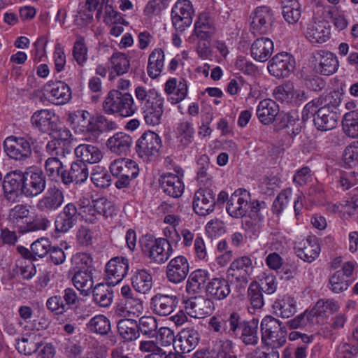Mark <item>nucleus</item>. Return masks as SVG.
I'll return each mask as SVG.
<instances>
[{
    "label": "nucleus",
    "mask_w": 358,
    "mask_h": 358,
    "mask_svg": "<svg viewBox=\"0 0 358 358\" xmlns=\"http://www.w3.org/2000/svg\"><path fill=\"white\" fill-rule=\"evenodd\" d=\"M109 0H86L85 6L78 11L76 21L80 25L90 23L93 18V12L97 10L96 17L103 18V21L109 27V34H112V5Z\"/></svg>",
    "instance_id": "f257e3e1"
},
{
    "label": "nucleus",
    "mask_w": 358,
    "mask_h": 358,
    "mask_svg": "<svg viewBox=\"0 0 358 358\" xmlns=\"http://www.w3.org/2000/svg\"><path fill=\"white\" fill-rule=\"evenodd\" d=\"M143 253L152 262L165 263L172 255L173 250L164 238H156L150 234L143 236L140 239Z\"/></svg>",
    "instance_id": "f03ea898"
},
{
    "label": "nucleus",
    "mask_w": 358,
    "mask_h": 358,
    "mask_svg": "<svg viewBox=\"0 0 358 358\" xmlns=\"http://www.w3.org/2000/svg\"><path fill=\"white\" fill-rule=\"evenodd\" d=\"M262 341L273 348L283 346L287 341V332L282 322L272 316L264 317L261 322Z\"/></svg>",
    "instance_id": "7ed1b4c3"
},
{
    "label": "nucleus",
    "mask_w": 358,
    "mask_h": 358,
    "mask_svg": "<svg viewBox=\"0 0 358 358\" xmlns=\"http://www.w3.org/2000/svg\"><path fill=\"white\" fill-rule=\"evenodd\" d=\"M327 101L329 102L318 108L317 114L313 119L315 126L320 131L331 130L337 124L338 114L336 110L341 103L340 95L336 92H331Z\"/></svg>",
    "instance_id": "20e7f679"
},
{
    "label": "nucleus",
    "mask_w": 358,
    "mask_h": 358,
    "mask_svg": "<svg viewBox=\"0 0 358 358\" xmlns=\"http://www.w3.org/2000/svg\"><path fill=\"white\" fill-rule=\"evenodd\" d=\"M230 331L232 336H238V331H241L240 339L246 345H255L258 343L259 337L258 321L255 320H245L236 312L231 313Z\"/></svg>",
    "instance_id": "39448f33"
},
{
    "label": "nucleus",
    "mask_w": 358,
    "mask_h": 358,
    "mask_svg": "<svg viewBox=\"0 0 358 358\" xmlns=\"http://www.w3.org/2000/svg\"><path fill=\"white\" fill-rule=\"evenodd\" d=\"M253 268L252 259L246 255L238 257L231 263L228 272L237 289L241 291L246 287Z\"/></svg>",
    "instance_id": "423d86ee"
},
{
    "label": "nucleus",
    "mask_w": 358,
    "mask_h": 358,
    "mask_svg": "<svg viewBox=\"0 0 358 358\" xmlns=\"http://www.w3.org/2000/svg\"><path fill=\"white\" fill-rule=\"evenodd\" d=\"M162 146L159 136L154 131H148L136 141V150L141 158L150 161L158 155Z\"/></svg>",
    "instance_id": "0eeeda50"
},
{
    "label": "nucleus",
    "mask_w": 358,
    "mask_h": 358,
    "mask_svg": "<svg viewBox=\"0 0 358 358\" xmlns=\"http://www.w3.org/2000/svg\"><path fill=\"white\" fill-rule=\"evenodd\" d=\"M32 127L42 134H53L61 131L59 128V118L49 109L35 111L31 117Z\"/></svg>",
    "instance_id": "6e6552de"
},
{
    "label": "nucleus",
    "mask_w": 358,
    "mask_h": 358,
    "mask_svg": "<svg viewBox=\"0 0 358 358\" xmlns=\"http://www.w3.org/2000/svg\"><path fill=\"white\" fill-rule=\"evenodd\" d=\"M194 12L189 0H178L171 10V21L175 29L182 32L189 27L192 23Z\"/></svg>",
    "instance_id": "1a4fd4ad"
},
{
    "label": "nucleus",
    "mask_w": 358,
    "mask_h": 358,
    "mask_svg": "<svg viewBox=\"0 0 358 358\" xmlns=\"http://www.w3.org/2000/svg\"><path fill=\"white\" fill-rule=\"evenodd\" d=\"M46 187V176L41 170H29L24 173L21 193L27 198L41 194Z\"/></svg>",
    "instance_id": "9d476101"
},
{
    "label": "nucleus",
    "mask_w": 358,
    "mask_h": 358,
    "mask_svg": "<svg viewBox=\"0 0 358 358\" xmlns=\"http://www.w3.org/2000/svg\"><path fill=\"white\" fill-rule=\"evenodd\" d=\"M250 211L242 220L243 228L253 236H257L260 232L261 224L266 213V203L255 200L250 203Z\"/></svg>",
    "instance_id": "9b49d317"
},
{
    "label": "nucleus",
    "mask_w": 358,
    "mask_h": 358,
    "mask_svg": "<svg viewBox=\"0 0 358 358\" xmlns=\"http://www.w3.org/2000/svg\"><path fill=\"white\" fill-rule=\"evenodd\" d=\"M3 148L6 155L15 160H25L32 153L31 143L24 137L8 136L4 140Z\"/></svg>",
    "instance_id": "f8f14e48"
},
{
    "label": "nucleus",
    "mask_w": 358,
    "mask_h": 358,
    "mask_svg": "<svg viewBox=\"0 0 358 358\" xmlns=\"http://www.w3.org/2000/svg\"><path fill=\"white\" fill-rule=\"evenodd\" d=\"M267 69L269 73L275 78H287L295 69V59L290 54L282 52L269 60Z\"/></svg>",
    "instance_id": "ddd939ff"
},
{
    "label": "nucleus",
    "mask_w": 358,
    "mask_h": 358,
    "mask_svg": "<svg viewBox=\"0 0 358 358\" xmlns=\"http://www.w3.org/2000/svg\"><path fill=\"white\" fill-rule=\"evenodd\" d=\"M64 202V192L58 187H50L45 194L38 201L36 208L44 213L57 211Z\"/></svg>",
    "instance_id": "4468645a"
},
{
    "label": "nucleus",
    "mask_w": 358,
    "mask_h": 358,
    "mask_svg": "<svg viewBox=\"0 0 358 358\" xmlns=\"http://www.w3.org/2000/svg\"><path fill=\"white\" fill-rule=\"evenodd\" d=\"M250 29L254 34H266L273 22L272 10L268 6H259L250 15Z\"/></svg>",
    "instance_id": "2eb2a0df"
},
{
    "label": "nucleus",
    "mask_w": 358,
    "mask_h": 358,
    "mask_svg": "<svg viewBox=\"0 0 358 358\" xmlns=\"http://www.w3.org/2000/svg\"><path fill=\"white\" fill-rule=\"evenodd\" d=\"M313 62L317 73L324 76L334 74L338 69V60L331 52L319 50L313 53Z\"/></svg>",
    "instance_id": "dca6fc26"
},
{
    "label": "nucleus",
    "mask_w": 358,
    "mask_h": 358,
    "mask_svg": "<svg viewBox=\"0 0 358 358\" xmlns=\"http://www.w3.org/2000/svg\"><path fill=\"white\" fill-rule=\"evenodd\" d=\"M215 193L208 187H200L194 193L193 208L194 212L201 216L212 213L215 210Z\"/></svg>",
    "instance_id": "f3484780"
},
{
    "label": "nucleus",
    "mask_w": 358,
    "mask_h": 358,
    "mask_svg": "<svg viewBox=\"0 0 358 358\" xmlns=\"http://www.w3.org/2000/svg\"><path fill=\"white\" fill-rule=\"evenodd\" d=\"M250 193L238 189L233 193L227 203V213L233 218H244L249 208Z\"/></svg>",
    "instance_id": "a211bd4d"
},
{
    "label": "nucleus",
    "mask_w": 358,
    "mask_h": 358,
    "mask_svg": "<svg viewBox=\"0 0 358 358\" xmlns=\"http://www.w3.org/2000/svg\"><path fill=\"white\" fill-rule=\"evenodd\" d=\"M189 272V264L183 255H178L168 263L166 275L168 280L173 284L183 282Z\"/></svg>",
    "instance_id": "6ab92c4d"
},
{
    "label": "nucleus",
    "mask_w": 358,
    "mask_h": 358,
    "mask_svg": "<svg viewBox=\"0 0 358 358\" xmlns=\"http://www.w3.org/2000/svg\"><path fill=\"white\" fill-rule=\"evenodd\" d=\"M178 297L175 294L157 293L150 300V308L159 316H168L176 308Z\"/></svg>",
    "instance_id": "aec40b11"
},
{
    "label": "nucleus",
    "mask_w": 358,
    "mask_h": 358,
    "mask_svg": "<svg viewBox=\"0 0 358 358\" xmlns=\"http://www.w3.org/2000/svg\"><path fill=\"white\" fill-rule=\"evenodd\" d=\"M164 99L160 95L157 98L151 97L142 107L145 122L148 125L156 126L161 123L164 113Z\"/></svg>",
    "instance_id": "412c9836"
},
{
    "label": "nucleus",
    "mask_w": 358,
    "mask_h": 358,
    "mask_svg": "<svg viewBox=\"0 0 358 358\" xmlns=\"http://www.w3.org/2000/svg\"><path fill=\"white\" fill-rule=\"evenodd\" d=\"M185 310L190 317L203 318L213 312V301L203 296L188 299L185 301Z\"/></svg>",
    "instance_id": "4be33fe9"
},
{
    "label": "nucleus",
    "mask_w": 358,
    "mask_h": 358,
    "mask_svg": "<svg viewBox=\"0 0 358 358\" xmlns=\"http://www.w3.org/2000/svg\"><path fill=\"white\" fill-rule=\"evenodd\" d=\"M78 210L73 203H67L56 216L55 220V231L66 233L73 228L78 220Z\"/></svg>",
    "instance_id": "5701e85b"
},
{
    "label": "nucleus",
    "mask_w": 358,
    "mask_h": 358,
    "mask_svg": "<svg viewBox=\"0 0 358 358\" xmlns=\"http://www.w3.org/2000/svg\"><path fill=\"white\" fill-rule=\"evenodd\" d=\"M49 101L55 105H64L71 99L70 87L63 81L49 82L45 86Z\"/></svg>",
    "instance_id": "b1692460"
},
{
    "label": "nucleus",
    "mask_w": 358,
    "mask_h": 358,
    "mask_svg": "<svg viewBox=\"0 0 358 358\" xmlns=\"http://www.w3.org/2000/svg\"><path fill=\"white\" fill-rule=\"evenodd\" d=\"M136 110L132 96L129 93L122 94L113 90V114L116 117H127Z\"/></svg>",
    "instance_id": "393cba45"
},
{
    "label": "nucleus",
    "mask_w": 358,
    "mask_h": 358,
    "mask_svg": "<svg viewBox=\"0 0 358 358\" xmlns=\"http://www.w3.org/2000/svg\"><path fill=\"white\" fill-rule=\"evenodd\" d=\"M183 174L176 175L166 173L159 179L160 186L164 192L173 198H179L183 193L185 185Z\"/></svg>",
    "instance_id": "a878e982"
},
{
    "label": "nucleus",
    "mask_w": 358,
    "mask_h": 358,
    "mask_svg": "<svg viewBox=\"0 0 358 358\" xmlns=\"http://www.w3.org/2000/svg\"><path fill=\"white\" fill-rule=\"evenodd\" d=\"M296 255L308 263L317 258L320 253V246L315 236H309L307 239L299 242L294 247Z\"/></svg>",
    "instance_id": "bb28decb"
},
{
    "label": "nucleus",
    "mask_w": 358,
    "mask_h": 358,
    "mask_svg": "<svg viewBox=\"0 0 358 358\" xmlns=\"http://www.w3.org/2000/svg\"><path fill=\"white\" fill-rule=\"evenodd\" d=\"M89 177V170L87 164L82 161H76L71 164L69 170H66L62 173V182L64 185H69L73 182L82 184Z\"/></svg>",
    "instance_id": "cd10ccee"
},
{
    "label": "nucleus",
    "mask_w": 358,
    "mask_h": 358,
    "mask_svg": "<svg viewBox=\"0 0 358 358\" xmlns=\"http://www.w3.org/2000/svg\"><path fill=\"white\" fill-rule=\"evenodd\" d=\"M230 292L229 282L224 278H214L207 283L206 287V296L210 300L224 299Z\"/></svg>",
    "instance_id": "c85d7f7f"
},
{
    "label": "nucleus",
    "mask_w": 358,
    "mask_h": 358,
    "mask_svg": "<svg viewBox=\"0 0 358 358\" xmlns=\"http://www.w3.org/2000/svg\"><path fill=\"white\" fill-rule=\"evenodd\" d=\"M209 280V272L205 269L192 271L186 282V292L189 294H197L206 291V282Z\"/></svg>",
    "instance_id": "c756f323"
},
{
    "label": "nucleus",
    "mask_w": 358,
    "mask_h": 358,
    "mask_svg": "<svg viewBox=\"0 0 358 358\" xmlns=\"http://www.w3.org/2000/svg\"><path fill=\"white\" fill-rule=\"evenodd\" d=\"M279 111V106L275 101L266 99L259 101L256 112L259 121L263 124L268 125L275 121Z\"/></svg>",
    "instance_id": "7c9ffc66"
},
{
    "label": "nucleus",
    "mask_w": 358,
    "mask_h": 358,
    "mask_svg": "<svg viewBox=\"0 0 358 358\" xmlns=\"http://www.w3.org/2000/svg\"><path fill=\"white\" fill-rule=\"evenodd\" d=\"M273 41L266 37L256 39L252 44L250 53L252 57L259 62L267 61L273 52Z\"/></svg>",
    "instance_id": "2f4dec72"
},
{
    "label": "nucleus",
    "mask_w": 358,
    "mask_h": 358,
    "mask_svg": "<svg viewBox=\"0 0 358 358\" xmlns=\"http://www.w3.org/2000/svg\"><path fill=\"white\" fill-rule=\"evenodd\" d=\"M306 37L311 43H324L330 37V26L324 20L314 21L308 27Z\"/></svg>",
    "instance_id": "473e14b6"
},
{
    "label": "nucleus",
    "mask_w": 358,
    "mask_h": 358,
    "mask_svg": "<svg viewBox=\"0 0 358 358\" xmlns=\"http://www.w3.org/2000/svg\"><path fill=\"white\" fill-rule=\"evenodd\" d=\"M73 282L82 295L88 296L94 285L92 269H85L84 267H80V270L74 274Z\"/></svg>",
    "instance_id": "72a5a7b5"
},
{
    "label": "nucleus",
    "mask_w": 358,
    "mask_h": 358,
    "mask_svg": "<svg viewBox=\"0 0 358 358\" xmlns=\"http://www.w3.org/2000/svg\"><path fill=\"white\" fill-rule=\"evenodd\" d=\"M272 308L275 315L288 318L296 312V301L290 295H284L274 301Z\"/></svg>",
    "instance_id": "f704fd0d"
},
{
    "label": "nucleus",
    "mask_w": 358,
    "mask_h": 358,
    "mask_svg": "<svg viewBox=\"0 0 358 358\" xmlns=\"http://www.w3.org/2000/svg\"><path fill=\"white\" fill-rule=\"evenodd\" d=\"M16 349L25 355L36 353L41 345V336L35 333L28 334L16 341Z\"/></svg>",
    "instance_id": "c9c22d12"
},
{
    "label": "nucleus",
    "mask_w": 358,
    "mask_h": 358,
    "mask_svg": "<svg viewBox=\"0 0 358 358\" xmlns=\"http://www.w3.org/2000/svg\"><path fill=\"white\" fill-rule=\"evenodd\" d=\"M24 173L15 171L7 173L4 177L2 187L8 199H11V195L17 190L21 192L23 185Z\"/></svg>",
    "instance_id": "e433bc0d"
},
{
    "label": "nucleus",
    "mask_w": 358,
    "mask_h": 358,
    "mask_svg": "<svg viewBox=\"0 0 358 358\" xmlns=\"http://www.w3.org/2000/svg\"><path fill=\"white\" fill-rule=\"evenodd\" d=\"M76 157L80 159V161L84 163L95 164L99 162L102 158L101 152L99 149L90 144H80L75 149Z\"/></svg>",
    "instance_id": "4c0bfd02"
},
{
    "label": "nucleus",
    "mask_w": 358,
    "mask_h": 358,
    "mask_svg": "<svg viewBox=\"0 0 358 358\" xmlns=\"http://www.w3.org/2000/svg\"><path fill=\"white\" fill-rule=\"evenodd\" d=\"M164 90L168 94L175 93L176 97L171 98L173 103L180 102L185 99L187 94V82L183 78L178 83L176 78L169 79L165 83Z\"/></svg>",
    "instance_id": "58836bf2"
},
{
    "label": "nucleus",
    "mask_w": 358,
    "mask_h": 358,
    "mask_svg": "<svg viewBox=\"0 0 358 358\" xmlns=\"http://www.w3.org/2000/svg\"><path fill=\"white\" fill-rule=\"evenodd\" d=\"M131 284L136 292L146 294L152 287V277L144 269L138 270L132 276Z\"/></svg>",
    "instance_id": "ea45409f"
},
{
    "label": "nucleus",
    "mask_w": 358,
    "mask_h": 358,
    "mask_svg": "<svg viewBox=\"0 0 358 358\" xmlns=\"http://www.w3.org/2000/svg\"><path fill=\"white\" fill-rule=\"evenodd\" d=\"M164 52L161 48H156L150 54L147 71L150 78H156L160 75L164 68Z\"/></svg>",
    "instance_id": "a19ab883"
},
{
    "label": "nucleus",
    "mask_w": 358,
    "mask_h": 358,
    "mask_svg": "<svg viewBox=\"0 0 358 358\" xmlns=\"http://www.w3.org/2000/svg\"><path fill=\"white\" fill-rule=\"evenodd\" d=\"M138 174V168L134 161L122 157L113 160V176L131 175V178H136Z\"/></svg>",
    "instance_id": "79ce46f5"
},
{
    "label": "nucleus",
    "mask_w": 358,
    "mask_h": 358,
    "mask_svg": "<svg viewBox=\"0 0 358 358\" xmlns=\"http://www.w3.org/2000/svg\"><path fill=\"white\" fill-rule=\"evenodd\" d=\"M93 299L101 307H109L112 303L111 282H106L97 284L93 289Z\"/></svg>",
    "instance_id": "37998d69"
},
{
    "label": "nucleus",
    "mask_w": 358,
    "mask_h": 358,
    "mask_svg": "<svg viewBox=\"0 0 358 358\" xmlns=\"http://www.w3.org/2000/svg\"><path fill=\"white\" fill-rule=\"evenodd\" d=\"M109 171L101 165L95 166L91 174V180L99 188L106 189L111 185L112 163L109 164Z\"/></svg>",
    "instance_id": "c03bdc74"
},
{
    "label": "nucleus",
    "mask_w": 358,
    "mask_h": 358,
    "mask_svg": "<svg viewBox=\"0 0 358 358\" xmlns=\"http://www.w3.org/2000/svg\"><path fill=\"white\" fill-rule=\"evenodd\" d=\"M117 328L120 336L128 343L136 339L138 336V322L131 319H121L117 322Z\"/></svg>",
    "instance_id": "a18cd8bd"
},
{
    "label": "nucleus",
    "mask_w": 358,
    "mask_h": 358,
    "mask_svg": "<svg viewBox=\"0 0 358 358\" xmlns=\"http://www.w3.org/2000/svg\"><path fill=\"white\" fill-rule=\"evenodd\" d=\"M176 134L179 147H187L192 142L194 135L192 122L186 120H181L178 124Z\"/></svg>",
    "instance_id": "49530a36"
},
{
    "label": "nucleus",
    "mask_w": 358,
    "mask_h": 358,
    "mask_svg": "<svg viewBox=\"0 0 358 358\" xmlns=\"http://www.w3.org/2000/svg\"><path fill=\"white\" fill-rule=\"evenodd\" d=\"M301 13V5L297 0H285L282 2V15L289 24L296 23Z\"/></svg>",
    "instance_id": "de8ad7c7"
},
{
    "label": "nucleus",
    "mask_w": 358,
    "mask_h": 358,
    "mask_svg": "<svg viewBox=\"0 0 358 358\" xmlns=\"http://www.w3.org/2000/svg\"><path fill=\"white\" fill-rule=\"evenodd\" d=\"M199 341V333L192 329L185 330L180 336V348L182 353L191 352L198 344Z\"/></svg>",
    "instance_id": "09e8293b"
},
{
    "label": "nucleus",
    "mask_w": 358,
    "mask_h": 358,
    "mask_svg": "<svg viewBox=\"0 0 358 358\" xmlns=\"http://www.w3.org/2000/svg\"><path fill=\"white\" fill-rule=\"evenodd\" d=\"M87 328L91 332L106 335L110 331L111 325L108 317L103 315H97L88 322Z\"/></svg>",
    "instance_id": "8fccbe9b"
},
{
    "label": "nucleus",
    "mask_w": 358,
    "mask_h": 358,
    "mask_svg": "<svg viewBox=\"0 0 358 358\" xmlns=\"http://www.w3.org/2000/svg\"><path fill=\"white\" fill-rule=\"evenodd\" d=\"M343 129L344 133L352 138H358V110L346 113L343 117Z\"/></svg>",
    "instance_id": "3c124183"
},
{
    "label": "nucleus",
    "mask_w": 358,
    "mask_h": 358,
    "mask_svg": "<svg viewBox=\"0 0 358 358\" xmlns=\"http://www.w3.org/2000/svg\"><path fill=\"white\" fill-rule=\"evenodd\" d=\"M231 314L227 315L213 316L210 319L209 325L213 331L223 334H233V331H230V320Z\"/></svg>",
    "instance_id": "603ef678"
},
{
    "label": "nucleus",
    "mask_w": 358,
    "mask_h": 358,
    "mask_svg": "<svg viewBox=\"0 0 358 358\" xmlns=\"http://www.w3.org/2000/svg\"><path fill=\"white\" fill-rule=\"evenodd\" d=\"M57 137L49 141L46 145V150L50 155H59L64 152V149L61 145L62 141L67 140L71 136L69 130L64 129L58 132Z\"/></svg>",
    "instance_id": "864d4df0"
},
{
    "label": "nucleus",
    "mask_w": 358,
    "mask_h": 358,
    "mask_svg": "<svg viewBox=\"0 0 358 358\" xmlns=\"http://www.w3.org/2000/svg\"><path fill=\"white\" fill-rule=\"evenodd\" d=\"M208 160L209 159L206 155H202L197 162L199 166L197 172V180L203 186L211 185L212 176L208 173V169L210 168Z\"/></svg>",
    "instance_id": "5fc2aeb1"
},
{
    "label": "nucleus",
    "mask_w": 358,
    "mask_h": 358,
    "mask_svg": "<svg viewBox=\"0 0 358 358\" xmlns=\"http://www.w3.org/2000/svg\"><path fill=\"white\" fill-rule=\"evenodd\" d=\"M339 308L337 301L333 299H320L311 310L314 313L315 316H322L328 313L333 314L337 312Z\"/></svg>",
    "instance_id": "6e6d98bb"
},
{
    "label": "nucleus",
    "mask_w": 358,
    "mask_h": 358,
    "mask_svg": "<svg viewBox=\"0 0 358 358\" xmlns=\"http://www.w3.org/2000/svg\"><path fill=\"white\" fill-rule=\"evenodd\" d=\"M131 142L129 135L123 132L115 134L113 135V152L117 155L127 153L129 150Z\"/></svg>",
    "instance_id": "4d7b16f0"
},
{
    "label": "nucleus",
    "mask_w": 358,
    "mask_h": 358,
    "mask_svg": "<svg viewBox=\"0 0 358 358\" xmlns=\"http://www.w3.org/2000/svg\"><path fill=\"white\" fill-rule=\"evenodd\" d=\"M129 270L128 259L123 257H113V286L120 282L127 274Z\"/></svg>",
    "instance_id": "13d9d810"
},
{
    "label": "nucleus",
    "mask_w": 358,
    "mask_h": 358,
    "mask_svg": "<svg viewBox=\"0 0 358 358\" xmlns=\"http://www.w3.org/2000/svg\"><path fill=\"white\" fill-rule=\"evenodd\" d=\"M248 297L253 309H260L264 306L262 291L259 284L253 281L250 283L248 289Z\"/></svg>",
    "instance_id": "bf43d9fd"
},
{
    "label": "nucleus",
    "mask_w": 358,
    "mask_h": 358,
    "mask_svg": "<svg viewBox=\"0 0 358 358\" xmlns=\"http://www.w3.org/2000/svg\"><path fill=\"white\" fill-rule=\"evenodd\" d=\"M358 354V341L348 340L341 343L336 351L337 358H354Z\"/></svg>",
    "instance_id": "052dcab7"
},
{
    "label": "nucleus",
    "mask_w": 358,
    "mask_h": 358,
    "mask_svg": "<svg viewBox=\"0 0 358 358\" xmlns=\"http://www.w3.org/2000/svg\"><path fill=\"white\" fill-rule=\"evenodd\" d=\"M294 96V90L292 83H286L276 87L273 91L274 98L282 103H289Z\"/></svg>",
    "instance_id": "680f3d73"
},
{
    "label": "nucleus",
    "mask_w": 358,
    "mask_h": 358,
    "mask_svg": "<svg viewBox=\"0 0 358 358\" xmlns=\"http://www.w3.org/2000/svg\"><path fill=\"white\" fill-rule=\"evenodd\" d=\"M45 169L48 176L52 180L60 177L62 179V173L66 171L64 169L63 163L57 157H49L45 160Z\"/></svg>",
    "instance_id": "e2e57ef3"
},
{
    "label": "nucleus",
    "mask_w": 358,
    "mask_h": 358,
    "mask_svg": "<svg viewBox=\"0 0 358 358\" xmlns=\"http://www.w3.org/2000/svg\"><path fill=\"white\" fill-rule=\"evenodd\" d=\"M351 282L341 272H335L329 278V289L334 293H341L346 290Z\"/></svg>",
    "instance_id": "0e129e2a"
},
{
    "label": "nucleus",
    "mask_w": 358,
    "mask_h": 358,
    "mask_svg": "<svg viewBox=\"0 0 358 358\" xmlns=\"http://www.w3.org/2000/svg\"><path fill=\"white\" fill-rule=\"evenodd\" d=\"M50 222L47 217H38L31 222H26L25 225L19 226L20 233L45 230Z\"/></svg>",
    "instance_id": "69168bd1"
},
{
    "label": "nucleus",
    "mask_w": 358,
    "mask_h": 358,
    "mask_svg": "<svg viewBox=\"0 0 358 358\" xmlns=\"http://www.w3.org/2000/svg\"><path fill=\"white\" fill-rule=\"evenodd\" d=\"M129 66V60L124 53L120 52H113V71H115L117 76L128 72Z\"/></svg>",
    "instance_id": "338daca9"
},
{
    "label": "nucleus",
    "mask_w": 358,
    "mask_h": 358,
    "mask_svg": "<svg viewBox=\"0 0 358 358\" xmlns=\"http://www.w3.org/2000/svg\"><path fill=\"white\" fill-rule=\"evenodd\" d=\"M51 246V243L48 238L42 237L35 241L31 245V248L34 253L35 259H36V257L43 258L48 255Z\"/></svg>",
    "instance_id": "774afa93"
}]
</instances>
